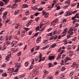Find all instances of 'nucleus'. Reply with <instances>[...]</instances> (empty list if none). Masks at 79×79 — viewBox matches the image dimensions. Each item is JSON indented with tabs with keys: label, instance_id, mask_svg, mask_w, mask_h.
Wrapping results in <instances>:
<instances>
[{
	"label": "nucleus",
	"instance_id": "obj_1",
	"mask_svg": "<svg viewBox=\"0 0 79 79\" xmlns=\"http://www.w3.org/2000/svg\"><path fill=\"white\" fill-rule=\"evenodd\" d=\"M73 27H71L69 28V31L68 32V34H69V35H73Z\"/></svg>",
	"mask_w": 79,
	"mask_h": 79
},
{
	"label": "nucleus",
	"instance_id": "obj_2",
	"mask_svg": "<svg viewBox=\"0 0 79 79\" xmlns=\"http://www.w3.org/2000/svg\"><path fill=\"white\" fill-rule=\"evenodd\" d=\"M11 56V53L10 52H8L7 56L6 57V60H8V59H9L10 58Z\"/></svg>",
	"mask_w": 79,
	"mask_h": 79
},
{
	"label": "nucleus",
	"instance_id": "obj_3",
	"mask_svg": "<svg viewBox=\"0 0 79 79\" xmlns=\"http://www.w3.org/2000/svg\"><path fill=\"white\" fill-rule=\"evenodd\" d=\"M58 19H56L55 20L52 21L51 23V26H55V23H57V22H58Z\"/></svg>",
	"mask_w": 79,
	"mask_h": 79
},
{
	"label": "nucleus",
	"instance_id": "obj_4",
	"mask_svg": "<svg viewBox=\"0 0 79 79\" xmlns=\"http://www.w3.org/2000/svg\"><path fill=\"white\" fill-rule=\"evenodd\" d=\"M22 34L21 35V37H23L24 36H25V34H26V31L23 30L22 31Z\"/></svg>",
	"mask_w": 79,
	"mask_h": 79
},
{
	"label": "nucleus",
	"instance_id": "obj_5",
	"mask_svg": "<svg viewBox=\"0 0 79 79\" xmlns=\"http://www.w3.org/2000/svg\"><path fill=\"white\" fill-rule=\"evenodd\" d=\"M72 15V13L70 12L69 11L68 12H66L64 14L65 16H69V15Z\"/></svg>",
	"mask_w": 79,
	"mask_h": 79
},
{
	"label": "nucleus",
	"instance_id": "obj_6",
	"mask_svg": "<svg viewBox=\"0 0 79 79\" xmlns=\"http://www.w3.org/2000/svg\"><path fill=\"white\" fill-rule=\"evenodd\" d=\"M48 59L49 60H54V59H55V56H50L48 57Z\"/></svg>",
	"mask_w": 79,
	"mask_h": 79
},
{
	"label": "nucleus",
	"instance_id": "obj_7",
	"mask_svg": "<svg viewBox=\"0 0 79 79\" xmlns=\"http://www.w3.org/2000/svg\"><path fill=\"white\" fill-rule=\"evenodd\" d=\"M15 64L16 65V66H17V68H19L20 66H21V63H18V62H17L15 63Z\"/></svg>",
	"mask_w": 79,
	"mask_h": 79
},
{
	"label": "nucleus",
	"instance_id": "obj_8",
	"mask_svg": "<svg viewBox=\"0 0 79 79\" xmlns=\"http://www.w3.org/2000/svg\"><path fill=\"white\" fill-rule=\"evenodd\" d=\"M11 45L12 47H14L16 45V41H14L12 42Z\"/></svg>",
	"mask_w": 79,
	"mask_h": 79
},
{
	"label": "nucleus",
	"instance_id": "obj_9",
	"mask_svg": "<svg viewBox=\"0 0 79 79\" xmlns=\"http://www.w3.org/2000/svg\"><path fill=\"white\" fill-rule=\"evenodd\" d=\"M11 43V42L9 40L6 41V44L7 45H10Z\"/></svg>",
	"mask_w": 79,
	"mask_h": 79
},
{
	"label": "nucleus",
	"instance_id": "obj_10",
	"mask_svg": "<svg viewBox=\"0 0 79 79\" xmlns=\"http://www.w3.org/2000/svg\"><path fill=\"white\" fill-rule=\"evenodd\" d=\"M3 2H5V4H6V5H7V3H8V2H10V1L9 0H2Z\"/></svg>",
	"mask_w": 79,
	"mask_h": 79
},
{
	"label": "nucleus",
	"instance_id": "obj_11",
	"mask_svg": "<svg viewBox=\"0 0 79 79\" xmlns=\"http://www.w3.org/2000/svg\"><path fill=\"white\" fill-rule=\"evenodd\" d=\"M19 10H15V15H17V14H18L19 12Z\"/></svg>",
	"mask_w": 79,
	"mask_h": 79
},
{
	"label": "nucleus",
	"instance_id": "obj_12",
	"mask_svg": "<svg viewBox=\"0 0 79 79\" xmlns=\"http://www.w3.org/2000/svg\"><path fill=\"white\" fill-rule=\"evenodd\" d=\"M4 4V3H3V2L2 1H0V6H3Z\"/></svg>",
	"mask_w": 79,
	"mask_h": 79
},
{
	"label": "nucleus",
	"instance_id": "obj_13",
	"mask_svg": "<svg viewBox=\"0 0 79 79\" xmlns=\"http://www.w3.org/2000/svg\"><path fill=\"white\" fill-rule=\"evenodd\" d=\"M28 65H29V62H28V61L26 62L25 63V66L26 67Z\"/></svg>",
	"mask_w": 79,
	"mask_h": 79
},
{
	"label": "nucleus",
	"instance_id": "obj_14",
	"mask_svg": "<svg viewBox=\"0 0 79 79\" xmlns=\"http://www.w3.org/2000/svg\"><path fill=\"white\" fill-rule=\"evenodd\" d=\"M27 5L26 4H24L22 5V8H26V7H27Z\"/></svg>",
	"mask_w": 79,
	"mask_h": 79
},
{
	"label": "nucleus",
	"instance_id": "obj_15",
	"mask_svg": "<svg viewBox=\"0 0 79 79\" xmlns=\"http://www.w3.org/2000/svg\"><path fill=\"white\" fill-rule=\"evenodd\" d=\"M55 32H56V34H60V32H61V30H55Z\"/></svg>",
	"mask_w": 79,
	"mask_h": 79
},
{
	"label": "nucleus",
	"instance_id": "obj_16",
	"mask_svg": "<svg viewBox=\"0 0 79 79\" xmlns=\"http://www.w3.org/2000/svg\"><path fill=\"white\" fill-rule=\"evenodd\" d=\"M73 74H74V72L72 71L70 73V74H69V76H70V77H71V76H72Z\"/></svg>",
	"mask_w": 79,
	"mask_h": 79
},
{
	"label": "nucleus",
	"instance_id": "obj_17",
	"mask_svg": "<svg viewBox=\"0 0 79 79\" xmlns=\"http://www.w3.org/2000/svg\"><path fill=\"white\" fill-rule=\"evenodd\" d=\"M2 76H4V77H6L7 76V74L6 73H3L2 75Z\"/></svg>",
	"mask_w": 79,
	"mask_h": 79
},
{
	"label": "nucleus",
	"instance_id": "obj_18",
	"mask_svg": "<svg viewBox=\"0 0 79 79\" xmlns=\"http://www.w3.org/2000/svg\"><path fill=\"white\" fill-rule=\"evenodd\" d=\"M21 53H22V52H21V51H20L19 52H18L17 53L18 56H21Z\"/></svg>",
	"mask_w": 79,
	"mask_h": 79
},
{
	"label": "nucleus",
	"instance_id": "obj_19",
	"mask_svg": "<svg viewBox=\"0 0 79 79\" xmlns=\"http://www.w3.org/2000/svg\"><path fill=\"white\" fill-rule=\"evenodd\" d=\"M22 31H21V30H19V31H18L17 32V34L18 35H19V34H21Z\"/></svg>",
	"mask_w": 79,
	"mask_h": 79
},
{
	"label": "nucleus",
	"instance_id": "obj_20",
	"mask_svg": "<svg viewBox=\"0 0 79 79\" xmlns=\"http://www.w3.org/2000/svg\"><path fill=\"white\" fill-rule=\"evenodd\" d=\"M42 24H43V25H45V24L47 23V22H46V21H44V20H42Z\"/></svg>",
	"mask_w": 79,
	"mask_h": 79
},
{
	"label": "nucleus",
	"instance_id": "obj_21",
	"mask_svg": "<svg viewBox=\"0 0 79 79\" xmlns=\"http://www.w3.org/2000/svg\"><path fill=\"white\" fill-rule=\"evenodd\" d=\"M56 44H52L51 47V48H55V46H56Z\"/></svg>",
	"mask_w": 79,
	"mask_h": 79
},
{
	"label": "nucleus",
	"instance_id": "obj_22",
	"mask_svg": "<svg viewBox=\"0 0 79 79\" xmlns=\"http://www.w3.org/2000/svg\"><path fill=\"white\" fill-rule=\"evenodd\" d=\"M67 28H65L64 30V31H63V33H62V34L64 33H66L67 32Z\"/></svg>",
	"mask_w": 79,
	"mask_h": 79
},
{
	"label": "nucleus",
	"instance_id": "obj_23",
	"mask_svg": "<svg viewBox=\"0 0 79 79\" xmlns=\"http://www.w3.org/2000/svg\"><path fill=\"white\" fill-rule=\"evenodd\" d=\"M31 22H30V21H29L28 23H27V24L26 25L27 27H28L29 25H30L31 24Z\"/></svg>",
	"mask_w": 79,
	"mask_h": 79
},
{
	"label": "nucleus",
	"instance_id": "obj_24",
	"mask_svg": "<svg viewBox=\"0 0 79 79\" xmlns=\"http://www.w3.org/2000/svg\"><path fill=\"white\" fill-rule=\"evenodd\" d=\"M61 65H64V60H62L60 63Z\"/></svg>",
	"mask_w": 79,
	"mask_h": 79
},
{
	"label": "nucleus",
	"instance_id": "obj_25",
	"mask_svg": "<svg viewBox=\"0 0 79 79\" xmlns=\"http://www.w3.org/2000/svg\"><path fill=\"white\" fill-rule=\"evenodd\" d=\"M64 70H65V67L64 66H63L62 67L61 69V71H64Z\"/></svg>",
	"mask_w": 79,
	"mask_h": 79
},
{
	"label": "nucleus",
	"instance_id": "obj_26",
	"mask_svg": "<svg viewBox=\"0 0 79 79\" xmlns=\"http://www.w3.org/2000/svg\"><path fill=\"white\" fill-rule=\"evenodd\" d=\"M65 59L66 60V61H68V60H71L70 58L68 57H66Z\"/></svg>",
	"mask_w": 79,
	"mask_h": 79
},
{
	"label": "nucleus",
	"instance_id": "obj_27",
	"mask_svg": "<svg viewBox=\"0 0 79 79\" xmlns=\"http://www.w3.org/2000/svg\"><path fill=\"white\" fill-rule=\"evenodd\" d=\"M32 9L34 10H37V7H33L32 8Z\"/></svg>",
	"mask_w": 79,
	"mask_h": 79
},
{
	"label": "nucleus",
	"instance_id": "obj_28",
	"mask_svg": "<svg viewBox=\"0 0 79 79\" xmlns=\"http://www.w3.org/2000/svg\"><path fill=\"white\" fill-rule=\"evenodd\" d=\"M73 51H70L69 52V54H70V55H71V56L73 55Z\"/></svg>",
	"mask_w": 79,
	"mask_h": 79
},
{
	"label": "nucleus",
	"instance_id": "obj_29",
	"mask_svg": "<svg viewBox=\"0 0 79 79\" xmlns=\"http://www.w3.org/2000/svg\"><path fill=\"white\" fill-rule=\"evenodd\" d=\"M39 19H40V18H39V17H38L37 18H36L35 19V21H36V22H38Z\"/></svg>",
	"mask_w": 79,
	"mask_h": 79
},
{
	"label": "nucleus",
	"instance_id": "obj_30",
	"mask_svg": "<svg viewBox=\"0 0 79 79\" xmlns=\"http://www.w3.org/2000/svg\"><path fill=\"white\" fill-rule=\"evenodd\" d=\"M73 20V24H74V23H76V21H77V19H74V20Z\"/></svg>",
	"mask_w": 79,
	"mask_h": 79
},
{
	"label": "nucleus",
	"instance_id": "obj_31",
	"mask_svg": "<svg viewBox=\"0 0 79 79\" xmlns=\"http://www.w3.org/2000/svg\"><path fill=\"white\" fill-rule=\"evenodd\" d=\"M54 37V40H55V39H56L58 37V36L57 35H55Z\"/></svg>",
	"mask_w": 79,
	"mask_h": 79
},
{
	"label": "nucleus",
	"instance_id": "obj_32",
	"mask_svg": "<svg viewBox=\"0 0 79 79\" xmlns=\"http://www.w3.org/2000/svg\"><path fill=\"white\" fill-rule=\"evenodd\" d=\"M3 10H4V8L1 7V9H0V12L2 13V11H3Z\"/></svg>",
	"mask_w": 79,
	"mask_h": 79
},
{
	"label": "nucleus",
	"instance_id": "obj_33",
	"mask_svg": "<svg viewBox=\"0 0 79 79\" xmlns=\"http://www.w3.org/2000/svg\"><path fill=\"white\" fill-rule=\"evenodd\" d=\"M64 62L65 64L68 65V64H69V63L67 62V60H64Z\"/></svg>",
	"mask_w": 79,
	"mask_h": 79
},
{
	"label": "nucleus",
	"instance_id": "obj_34",
	"mask_svg": "<svg viewBox=\"0 0 79 79\" xmlns=\"http://www.w3.org/2000/svg\"><path fill=\"white\" fill-rule=\"evenodd\" d=\"M39 32H38L37 33H36L34 35V37H36V36H37V35H38V34H39Z\"/></svg>",
	"mask_w": 79,
	"mask_h": 79
},
{
	"label": "nucleus",
	"instance_id": "obj_35",
	"mask_svg": "<svg viewBox=\"0 0 79 79\" xmlns=\"http://www.w3.org/2000/svg\"><path fill=\"white\" fill-rule=\"evenodd\" d=\"M43 7H41L40 8H39L38 9V11H42L43 9Z\"/></svg>",
	"mask_w": 79,
	"mask_h": 79
},
{
	"label": "nucleus",
	"instance_id": "obj_36",
	"mask_svg": "<svg viewBox=\"0 0 79 79\" xmlns=\"http://www.w3.org/2000/svg\"><path fill=\"white\" fill-rule=\"evenodd\" d=\"M65 56H66V55L63 54L62 55V59H64V58H65Z\"/></svg>",
	"mask_w": 79,
	"mask_h": 79
},
{
	"label": "nucleus",
	"instance_id": "obj_37",
	"mask_svg": "<svg viewBox=\"0 0 79 79\" xmlns=\"http://www.w3.org/2000/svg\"><path fill=\"white\" fill-rule=\"evenodd\" d=\"M72 66L74 67H75L76 66H77V64H76V62H73L72 64Z\"/></svg>",
	"mask_w": 79,
	"mask_h": 79
},
{
	"label": "nucleus",
	"instance_id": "obj_38",
	"mask_svg": "<svg viewBox=\"0 0 79 79\" xmlns=\"http://www.w3.org/2000/svg\"><path fill=\"white\" fill-rule=\"evenodd\" d=\"M2 68H4V67H6V64H3L2 66H1Z\"/></svg>",
	"mask_w": 79,
	"mask_h": 79
},
{
	"label": "nucleus",
	"instance_id": "obj_39",
	"mask_svg": "<svg viewBox=\"0 0 79 79\" xmlns=\"http://www.w3.org/2000/svg\"><path fill=\"white\" fill-rule=\"evenodd\" d=\"M40 56V59L39 60V63H40V62H41V60L42 59V56Z\"/></svg>",
	"mask_w": 79,
	"mask_h": 79
},
{
	"label": "nucleus",
	"instance_id": "obj_40",
	"mask_svg": "<svg viewBox=\"0 0 79 79\" xmlns=\"http://www.w3.org/2000/svg\"><path fill=\"white\" fill-rule=\"evenodd\" d=\"M39 14H40L39 13H38V12L36 13H35V16H38V15H39Z\"/></svg>",
	"mask_w": 79,
	"mask_h": 79
},
{
	"label": "nucleus",
	"instance_id": "obj_41",
	"mask_svg": "<svg viewBox=\"0 0 79 79\" xmlns=\"http://www.w3.org/2000/svg\"><path fill=\"white\" fill-rule=\"evenodd\" d=\"M77 18L76 16H74V17H72V20H74V19H75V18Z\"/></svg>",
	"mask_w": 79,
	"mask_h": 79
},
{
	"label": "nucleus",
	"instance_id": "obj_42",
	"mask_svg": "<svg viewBox=\"0 0 79 79\" xmlns=\"http://www.w3.org/2000/svg\"><path fill=\"white\" fill-rule=\"evenodd\" d=\"M43 24H42V23H40V28L41 29L42 27V26H43Z\"/></svg>",
	"mask_w": 79,
	"mask_h": 79
},
{
	"label": "nucleus",
	"instance_id": "obj_43",
	"mask_svg": "<svg viewBox=\"0 0 79 79\" xmlns=\"http://www.w3.org/2000/svg\"><path fill=\"white\" fill-rule=\"evenodd\" d=\"M49 76H50L49 75L48 76V78L49 79H53V77H52V76H51L50 77H49Z\"/></svg>",
	"mask_w": 79,
	"mask_h": 79
},
{
	"label": "nucleus",
	"instance_id": "obj_44",
	"mask_svg": "<svg viewBox=\"0 0 79 79\" xmlns=\"http://www.w3.org/2000/svg\"><path fill=\"white\" fill-rule=\"evenodd\" d=\"M49 66V68H50L51 67H52V64L51 63H50L48 64Z\"/></svg>",
	"mask_w": 79,
	"mask_h": 79
},
{
	"label": "nucleus",
	"instance_id": "obj_45",
	"mask_svg": "<svg viewBox=\"0 0 79 79\" xmlns=\"http://www.w3.org/2000/svg\"><path fill=\"white\" fill-rule=\"evenodd\" d=\"M39 26H38L37 27L35 28V30H37V31H39Z\"/></svg>",
	"mask_w": 79,
	"mask_h": 79
},
{
	"label": "nucleus",
	"instance_id": "obj_46",
	"mask_svg": "<svg viewBox=\"0 0 79 79\" xmlns=\"http://www.w3.org/2000/svg\"><path fill=\"white\" fill-rule=\"evenodd\" d=\"M7 14H8V12H7V11H6L4 13L3 15L6 16V15H7Z\"/></svg>",
	"mask_w": 79,
	"mask_h": 79
},
{
	"label": "nucleus",
	"instance_id": "obj_47",
	"mask_svg": "<svg viewBox=\"0 0 79 79\" xmlns=\"http://www.w3.org/2000/svg\"><path fill=\"white\" fill-rule=\"evenodd\" d=\"M69 35H67V39H68L69 38H70V35H69V34H68Z\"/></svg>",
	"mask_w": 79,
	"mask_h": 79
},
{
	"label": "nucleus",
	"instance_id": "obj_48",
	"mask_svg": "<svg viewBox=\"0 0 79 79\" xmlns=\"http://www.w3.org/2000/svg\"><path fill=\"white\" fill-rule=\"evenodd\" d=\"M6 15H4L3 16L2 18H3V19H6Z\"/></svg>",
	"mask_w": 79,
	"mask_h": 79
},
{
	"label": "nucleus",
	"instance_id": "obj_49",
	"mask_svg": "<svg viewBox=\"0 0 79 79\" xmlns=\"http://www.w3.org/2000/svg\"><path fill=\"white\" fill-rule=\"evenodd\" d=\"M61 56V54H58V56L57 57V58H61V57H60V56Z\"/></svg>",
	"mask_w": 79,
	"mask_h": 79
},
{
	"label": "nucleus",
	"instance_id": "obj_50",
	"mask_svg": "<svg viewBox=\"0 0 79 79\" xmlns=\"http://www.w3.org/2000/svg\"><path fill=\"white\" fill-rule=\"evenodd\" d=\"M35 61H38V57H35Z\"/></svg>",
	"mask_w": 79,
	"mask_h": 79
},
{
	"label": "nucleus",
	"instance_id": "obj_51",
	"mask_svg": "<svg viewBox=\"0 0 79 79\" xmlns=\"http://www.w3.org/2000/svg\"><path fill=\"white\" fill-rule=\"evenodd\" d=\"M48 42V41L47 40H44V43H45V44H47Z\"/></svg>",
	"mask_w": 79,
	"mask_h": 79
},
{
	"label": "nucleus",
	"instance_id": "obj_52",
	"mask_svg": "<svg viewBox=\"0 0 79 79\" xmlns=\"http://www.w3.org/2000/svg\"><path fill=\"white\" fill-rule=\"evenodd\" d=\"M49 47V44L47 45L45 47V48H48V47Z\"/></svg>",
	"mask_w": 79,
	"mask_h": 79
},
{
	"label": "nucleus",
	"instance_id": "obj_53",
	"mask_svg": "<svg viewBox=\"0 0 79 79\" xmlns=\"http://www.w3.org/2000/svg\"><path fill=\"white\" fill-rule=\"evenodd\" d=\"M76 38H77V37H75L74 38H73L72 40L73 41H75V40H76Z\"/></svg>",
	"mask_w": 79,
	"mask_h": 79
},
{
	"label": "nucleus",
	"instance_id": "obj_54",
	"mask_svg": "<svg viewBox=\"0 0 79 79\" xmlns=\"http://www.w3.org/2000/svg\"><path fill=\"white\" fill-rule=\"evenodd\" d=\"M72 14H74L75 13H77V10H75L73 11H72Z\"/></svg>",
	"mask_w": 79,
	"mask_h": 79
},
{
	"label": "nucleus",
	"instance_id": "obj_55",
	"mask_svg": "<svg viewBox=\"0 0 79 79\" xmlns=\"http://www.w3.org/2000/svg\"><path fill=\"white\" fill-rule=\"evenodd\" d=\"M66 3H67V4H69L70 3V1L69 0L68 1H67L65 2Z\"/></svg>",
	"mask_w": 79,
	"mask_h": 79
},
{
	"label": "nucleus",
	"instance_id": "obj_56",
	"mask_svg": "<svg viewBox=\"0 0 79 79\" xmlns=\"http://www.w3.org/2000/svg\"><path fill=\"white\" fill-rule=\"evenodd\" d=\"M31 34H32V31H30L28 32V35H31Z\"/></svg>",
	"mask_w": 79,
	"mask_h": 79
},
{
	"label": "nucleus",
	"instance_id": "obj_57",
	"mask_svg": "<svg viewBox=\"0 0 79 79\" xmlns=\"http://www.w3.org/2000/svg\"><path fill=\"white\" fill-rule=\"evenodd\" d=\"M44 17H45V18H48V15H46V14H45V13H44Z\"/></svg>",
	"mask_w": 79,
	"mask_h": 79
},
{
	"label": "nucleus",
	"instance_id": "obj_58",
	"mask_svg": "<svg viewBox=\"0 0 79 79\" xmlns=\"http://www.w3.org/2000/svg\"><path fill=\"white\" fill-rule=\"evenodd\" d=\"M44 73L45 74H45H47V70H44Z\"/></svg>",
	"mask_w": 79,
	"mask_h": 79
},
{
	"label": "nucleus",
	"instance_id": "obj_59",
	"mask_svg": "<svg viewBox=\"0 0 79 79\" xmlns=\"http://www.w3.org/2000/svg\"><path fill=\"white\" fill-rule=\"evenodd\" d=\"M45 59V57H43L42 59H41V61H44V60Z\"/></svg>",
	"mask_w": 79,
	"mask_h": 79
},
{
	"label": "nucleus",
	"instance_id": "obj_60",
	"mask_svg": "<svg viewBox=\"0 0 79 79\" xmlns=\"http://www.w3.org/2000/svg\"><path fill=\"white\" fill-rule=\"evenodd\" d=\"M79 24H78V23H76V26L75 27H78V26H79Z\"/></svg>",
	"mask_w": 79,
	"mask_h": 79
},
{
	"label": "nucleus",
	"instance_id": "obj_61",
	"mask_svg": "<svg viewBox=\"0 0 79 79\" xmlns=\"http://www.w3.org/2000/svg\"><path fill=\"white\" fill-rule=\"evenodd\" d=\"M18 26H19L18 25H16L15 27V29H18Z\"/></svg>",
	"mask_w": 79,
	"mask_h": 79
},
{
	"label": "nucleus",
	"instance_id": "obj_62",
	"mask_svg": "<svg viewBox=\"0 0 79 79\" xmlns=\"http://www.w3.org/2000/svg\"><path fill=\"white\" fill-rule=\"evenodd\" d=\"M25 13L26 15H29V12L28 11L25 12Z\"/></svg>",
	"mask_w": 79,
	"mask_h": 79
},
{
	"label": "nucleus",
	"instance_id": "obj_63",
	"mask_svg": "<svg viewBox=\"0 0 79 79\" xmlns=\"http://www.w3.org/2000/svg\"><path fill=\"white\" fill-rule=\"evenodd\" d=\"M54 39L53 35H52V36L50 37V39L51 40H52V39Z\"/></svg>",
	"mask_w": 79,
	"mask_h": 79
},
{
	"label": "nucleus",
	"instance_id": "obj_64",
	"mask_svg": "<svg viewBox=\"0 0 79 79\" xmlns=\"http://www.w3.org/2000/svg\"><path fill=\"white\" fill-rule=\"evenodd\" d=\"M77 52H79V44L78 45V48L77 49Z\"/></svg>",
	"mask_w": 79,
	"mask_h": 79
}]
</instances>
